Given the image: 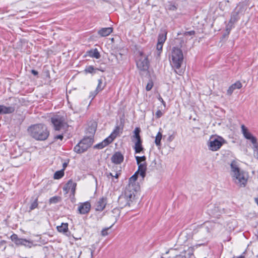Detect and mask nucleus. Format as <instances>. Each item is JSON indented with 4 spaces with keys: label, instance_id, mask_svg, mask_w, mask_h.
Wrapping results in <instances>:
<instances>
[{
    "label": "nucleus",
    "instance_id": "f257e3e1",
    "mask_svg": "<svg viewBox=\"0 0 258 258\" xmlns=\"http://www.w3.org/2000/svg\"><path fill=\"white\" fill-rule=\"evenodd\" d=\"M230 167V174L234 183L239 187H245L249 177L248 173L240 169L234 161L231 163Z\"/></svg>",
    "mask_w": 258,
    "mask_h": 258
},
{
    "label": "nucleus",
    "instance_id": "f03ea898",
    "mask_svg": "<svg viewBox=\"0 0 258 258\" xmlns=\"http://www.w3.org/2000/svg\"><path fill=\"white\" fill-rule=\"evenodd\" d=\"M28 132L31 137L38 141L46 140L49 135L46 126L42 123L35 124L29 126Z\"/></svg>",
    "mask_w": 258,
    "mask_h": 258
},
{
    "label": "nucleus",
    "instance_id": "7ed1b4c3",
    "mask_svg": "<svg viewBox=\"0 0 258 258\" xmlns=\"http://www.w3.org/2000/svg\"><path fill=\"white\" fill-rule=\"evenodd\" d=\"M170 64L173 68L174 69L176 74L181 75L183 72L181 70H179L181 67L183 60V55L182 50L177 47H173L171 54L169 56Z\"/></svg>",
    "mask_w": 258,
    "mask_h": 258
},
{
    "label": "nucleus",
    "instance_id": "20e7f679",
    "mask_svg": "<svg viewBox=\"0 0 258 258\" xmlns=\"http://www.w3.org/2000/svg\"><path fill=\"white\" fill-rule=\"evenodd\" d=\"M241 133L244 138L252 143L253 156L258 160V142L256 138L249 131L244 124L241 125Z\"/></svg>",
    "mask_w": 258,
    "mask_h": 258
},
{
    "label": "nucleus",
    "instance_id": "39448f33",
    "mask_svg": "<svg viewBox=\"0 0 258 258\" xmlns=\"http://www.w3.org/2000/svg\"><path fill=\"white\" fill-rule=\"evenodd\" d=\"M135 197L134 191L129 189H125L124 194H121L118 199L120 208H123L126 206L131 207L133 205Z\"/></svg>",
    "mask_w": 258,
    "mask_h": 258
},
{
    "label": "nucleus",
    "instance_id": "423d86ee",
    "mask_svg": "<svg viewBox=\"0 0 258 258\" xmlns=\"http://www.w3.org/2000/svg\"><path fill=\"white\" fill-rule=\"evenodd\" d=\"M226 143L225 140L218 136H211L208 142V148L212 151H217Z\"/></svg>",
    "mask_w": 258,
    "mask_h": 258
},
{
    "label": "nucleus",
    "instance_id": "0eeeda50",
    "mask_svg": "<svg viewBox=\"0 0 258 258\" xmlns=\"http://www.w3.org/2000/svg\"><path fill=\"white\" fill-rule=\"evenodd\" d=\"M93 139L92 137H85L75 146L74 150L77 153H82L90 147L93 144Z\"/></svg>",
    "mask_w": 258,
    "mask_h": 258
},
{
    "label": "nucleus",
    "instance_id": "6e6552de",
    "mask_svg": "<svg viewBox=\"0 0 258 258\" xmlns=\"http://www.w3.org/2000/svg\"><path fill=\"white\" fill-rule=\"evenodd\" d=\"M119 127L116 126L110 135L104 139L101 143H100L94 146V148L99 149H103L105 146L111 143L119 134Z\"/></svg>",
    "mask_w": 258,
    "mask_h": 258
},
{
    "label": "nucleus",
    "instance_id": "1a4fd4ad",
    "mask_svg": "<svg viewBox=\"0 0 258 258\" xmlns=\"http://www.w3.org/2000/svg\"><path fill=\"white\" fill-rule=\"evenodd\" d=\"M51 122L55 131L61 130L66 124L63 116L58 114L54 115L51 117Z\"/></svg>",
    "mask_w": 258,
    "mask_h": 258
},
{
    "label": "nucleus",
    "instance_id": "9d476101",
    "mask_svg": "<svg viewBox=\"0 0 258 258\" xmlns=\"http://www.w3.org/2000/svg\"><path fill=\"white\" fill-rule=\"evenodd\" d=\"M140 58L137 61V66L141 71H147L149 68V61L148 56L142 51L139 52Z\"/></svg>",
    "mask_w": 258,
    "mask_h": 258
},
{
    "label": "nucleus",
    "instance_id": "9b49d317",
    "mask_svg": "<svg viewBox=\"0 0 258 258\" xmlns=\"http://www.w3.org/2000/svg\"><path fill=\"white\" fill-rule=\"evenodd\" d=\"M167 31L165 29H161L158 36V41L156 45V49L158 51L157 55H160L162 51L163 45L167 39Z\"/></svg>",
    "mask_w": 258,
    "mask_h": 258
},
{
    "label": "nucleus",
    "instance_id": "f8f14e48",
    "mask_svg": "<svg viewBox=\"0 0 258 258\" xmlns=\"http://www.w3.org/2000/svg\"><path fill=\"white\" fill-rule=\"evenodd\" d=\"M77 183L72 180H70L63 187V190L66 194L71 192L74 196Z\"/></svg>",
    "mask_w": 258,
    "mask_h": 258
},
{
    "label": "nucleus",
    "instance_id": "ddd939ff",
    "mask_svg": "<svg viewBox=\"0 0 258 258\" xmlns=\"http://www.w3.org/2000/svg\"><path fill=\"white\" fill-rule=\"evenodd\" d=\"M91 204L89 202L80 203L78 208V211L80 214H86L89 212Z\"/></svg>",
    "mask_w": 258,
    "mask_h": 258
},
{
    "label": "nucleus",
    "instance_id": "4468645a",
    "mask_svg": "<svg viewBox=\"0 0 258 258\" xmlns=\"http://www.w3.org/2000/svg\"><path fill=\"white\" fill-rule=\"evenodd\" d=\"M138 165V169L136 172L142 177V179H144L146 175V171L147 169V163H139Z\"/></svg>",
    "mask_w": 258,
    "mask_h": 258
},
{
    "label": "nucleus",
    "instance_id": "2eb2a0df",
    "mask_svg": "<svg viewBox=\"0 0 258 258\" xmlns=\"http://www.w3.org/2000/svg\"><path fill=\"white\" fill-rule=\"evenodd\" d=\"M106 203V198L102 197L99 199L95 204L96 210L99 211H102L105 207Z\"/></svg>",
    "mask_w": 258,
    "mask_h": 258
},
{
    "label": "nucleus",
    "instance_id": "dca6fc26",
    "mask_svg": "<svg viewBox=\"0 0 258 258\" xmlns=\"http://www.w3.org/2000/svg\"><path fill=\"white\" fill-rule=\"evenodd\" d=\"M15 110L14 106H6L4 105H0V114L12 113L15 111Z\"/></svg>",
    "mask_w": 258,
    "mask_h": 258
},
{
    "label": "nucleus",
    "instance_id": "f3484780",
    "mask_svg": "<svg viewBox=\"0 0 258 258\" xmlns=\"http://www.w3.org/2000/svg\"><path fill=\"white\" fill-rule=\"evenodd\" d=\"M123 156L120 152H116L111 157V161L113 163L118 164L121 163L123 160Z\"/></svg>",
    "mask_w": 258,
    "mask_h": 258
},
{
    "label": "nucleus",
    "instance_id": "a211bd4d",
    "mask_svg": "<svg viewBox=\"0 0 258 258\" xmlns=\"http://www.w3.org/2000/svg\"><path fill=\"white\" fill-rule=\"evenodd\" d=\"M242 87V84L240 81H237L233 84L231 85L228 89L227 94L228 95H231L234 90L236 89H240Z\"/></svg>",
    "mask_w": 258,
    "mask_h": 258
},
{
    "label": "nucleus",
    "instance_id": "6ab92c4d",
    "mask_svg": "<svg viewBox=\"0 0 258 258\" xmlns=\"http://www.w3.org/2000/svg\"><path fill=\"white\" fill-rule=\"evenodd\" d=\"M141 132V130L139 127H136L135 130L134 131V135L132 137V142H142L141 136L140 135V133Z\"/></svg>",
    "mask_w": 258,
    "mask_h": 258
},
{
    "label": "nucleus",
    "instance_id": "aec40b11",
    "mask_svg": "<svg viewBox=\"0 0 258 258\" xmlns=\"http://www.w3.org/2000/svg\"><path fill=\"white\" fill-rule=\"evenodd\" d=\"M112 31V27L102 28L98 31V33L102 37H106L111 34Z\"/></svg>",
    "mask_w": 258,
    "mask_h": 258
},
{
    "label": "nucleus",
    "instance_id": "412c9836",
    "mask_svg": "<svg viewBox=\"0 0 258 258\" xmlns=\"http://www.w3.org/2000/svg\"><path fill=\"white\" fill-rule=\"evenodd\" d=\"M212 207L213 206L211 205L208 210L209 213L212 215L213 216L218 217L219 216H220V213H222V209L218 207H215L213 209L212 208Z\"/></svg>",
    "mask_w": 258,
    "mask_h": 258
},
{
    "label": "nucleus",
    "instance_id": "4be33fe9",
    "mask_svg": "<svg viewBox=\"0 0 258 258\" xmlns=\"http://www.w3.org/2000/svg\"><path fill=\"white\" fill-rule=\"evenodd\" d=\"M17 245H24L27 247L31 248L33 245V242L26 239L20 238Z\"/></svg>",
    "mask_w": 258,
    "mask_h": 258
},
{
    "label": "nucleus",
    "instance_id": "5701e85b",
    "mask_svg": "<svg viewBox=\"0 0 258 258\" xmlns=\"http://www.w3.org/2000/svg\"><path fill=\"white\" fill-rule=\"evenodd\" d=\"M139 174H138L136 172L134 173L133 175H132L129 179V186L128 188L126 189H129L131 190L132 186L133 185V183L137 180L138 178V176Z\"/></svg>",
    "mask_w": 258,
    "mask_h": 258
},
{
    "label": "nucleus",
    "instance_id": "b1692460",
    "mask_svg": "<svg viewBox=\"0 0 258 258\" xmlns=\"http://www.w3.org/2000/svg\"><path fill=\"white\" fill-rule=\"evenodd\" d=\"M57 229L59 232H67L68 230V224L67 223H62L61 225L57 226Z\"/></svg>",
    "mask_w": 258,
    "mask_h": 258
},
{
    "label": "nucleus",
    "instance_id": "393cba45",
    "mask_svg": "<svg viewBox=\"0 0 258 258\" xmlns=\"http://www.w3.org/2000/svg\"><path fill=\"white\" fill-rule=\"evenodd\" d=\"M142 143V142L135 143V146L134 148L136 153H140L144 150Z\"/></svg>",
    "mask_w": 258,
    "mask_h": 258
},
{
    "label": "nucleus",
    "instance_id": "a878e982",
    "mask_svg": "<svg viewBox=\"0 0 258 258\" xmlns=\"http://www.w3.org/2000/svg\"><path fill=\"white\" fill-rule=\"evenodd\" d=\"M162 135L160 131H159L156 136L155 143L157 146H161V140L162 139Z\"/></svg>",
    "mask_w": 258,
    "mask_h": 258
},
{
    "label": "nucleus",
    "instance_id": "bb28decb",
    "mask_svg": "<svg viewBox=\"0 0 258 258\" xmlns=\"http://www.w3.org/2000/svg\"><path fill=\"white\" fill-rule=\"evenodd\" d=\"M64 175L63 169L56 171L53 175V178L55 179H59L62 177Z\"/></svg>",
    "mask_w": 258,
    "mask_h": 258
},
{
    "label": "nucleus",
    "instance_id": "cd10ccee",
    "mask_svg": "<svg viewBox=\"0 0 258 258\" xmlns=\"http://www.w3.org/2000/svg\"><path fill=\"white\" fill-rule=\"evenodd\" d=\"M89 55L92 57L95 58H99L100 55L97 49H94L93 51L90 52Z\"/></svg>",
    "mask_w": 258,
    "mask_h": 258
},
{
    "label": "nucleus",
    "instance_id": "c85d7f7f",
    "mask_svg": "<svg viewBox=\"0 0 258 258\" xmlns=\"http://www.w3.org/2000/svg\"><path fill=\"white\" fill-rule=\"evenodd\" d=\"M136 159L137 161V164H139V163H146V157L145 156H143L141 157L136 156Z\"/></svg>",
    "mask_w": 258,
    "mask_h": 258
},
{
    "label": "nucleus",
    "instance_id": "c756f323",
    "mask_svg": "<svg viewBox=\"0 0 258 258\" xmlns=\"http://www.w3.org/2000/svg\"><path fill=\"white\" fill-rule=\"evenodd\" d=\"M38 206V201L37 199H35V200L31 204L30 208H29V212L35 209Z\"/></svg>",
    "mask_w": 258,
    "mask_h": 258
},
{
    "label": "nucleus",
    "instance_id": "7c9ffc66",
    "mask_svg": "<svg viewBox=\"0 0 258 258\" xmlns=\"http://www.w3.org/2000/svg\"><path fill=\"white\" fill-rule=\"evenodd\" d=\"M104 89V86L102 85V81L101 79L98 80V85L95 90L100 92Z\"/></svg>",
    "mask_w": 258,
    "mask_h": 258
},
{
    "label": "nucleus",
    "instance_id": "2f4dec72",
    "mask_svg": "<svg viewBox=\"0 0 258 258\" xmlns=\"http://www.w3.org/2000/svg\"><path fill=\"white\" fill-rule=\"evenodd\" d=\"M60 200V198L57 196H54L49 199L50 204L57 203Z\"/></svg>",
    "mask_w": 258,
    "mask_h": 258
},
{
    "label": "nucleus",
    "instance_id": "473e14b6",
    "mask_svg": "<svg viewBox=\"0 0 258 258\" xmlns=\"http://www.w3.org/2000/svg\"><path fill=\"white\" fill-rule=\"evenodd\" d=\"M96 69H95L93 66H88L87 68H86V69L85 70V72L86 73H95V70H96Z\"/></svg>",
    "mask_w": 258,
    "mask_h": 258
},
{
    "label": "nucleus",
    "instance_id": "72a5a7b5",
    "mask_svg": "<svg viewBox=\"0 0 258 258\" xmlns=\"http://www.w3.org/2000/svg\"><path fill=\"white\" fill-rule=\"evenodd\" d=\"M11 239L17 245L20 238H18V235L17 234H13L11 236Z\"/></svg>",
    "mask_w": 258,
    "mask_h": 258
},
{
    "label": "nucleus",
    "instance_id": "f704fd0d",
    "mask_svg": "<svg viewBox=\"0 0 258 258\" xmlns=\"http://www.w3.org/2000/svg\"><path fill=\"white\" fill-rule=\"evenodd\" d=\"M153 86V82L152 80H150L146 85V90L147 91H150L152 89Z\"/></svg>",
    "mask_w": 258,
    "mask_h": 258
},
{
    "label": "nucleus",
    "instance_id": "c9c22d12",
    "mask_svg": "<svg viewBox=\"0 0 258 258\" xmlns=\"http://www.w3.org/2000/svg\"><path fill=\"white\" fill-rule=\"evenodd\" d=\"M112 212L113 214H114V217H117L119 216L120 210L118 208H115L112 210Z\"/></svg>",
    "mask_w": 258,
    "mask_h": 258
},
{
    "label": "nucleus",
    "instance_id": "e433bc0d",
    "mask_svg": "<svg viewBox=\"0 0 258 258\" xmlns=\"http://www.w3.org/2000/svg\"><path fill=\"white\" fill-rule=\"evenodd\" d=\"M195 34V32L194 31H190L184 32V36H192Z\"/></svg>",
    "mask_w": 258,
    "mask_h": 258
},
{
    "label": "nucleus",
    "instance_id": "4c0bfd02",
    "mask_svg": "<svg viewBox=\"0 0 258 258\" xmlns=\"http://www.w3.org/2000/svg\"><path fill=\"white\" fill-rule=\"evenodd\" d=\"M111 226H110V227H108V228H105V229H103L102 231H101V234L102 236H106L108 235V232L107 231L109 230V229L111 227Z\"/></svg>",
    "mask_w": 258,
    "mask_h": 258
},
{
    "label": "nucleus",
    "instance_id": "58836bf2",
    "mask_svg": "<svg viewBox=\"0 0 258 258\" xmlns=\"http://www.w3.org/2000/svg\"><path fill=\"white\" fill-rule=\"evenodd\" d=\"M163 114V113L160 110H158L155 113L156 117L159 118L161 117Z\"/></svg>",
    "mask_w": 258,
    "mask_h": 258
},
{
    "label": "nucleus",
    "instance_id": "ea45409f",
    "mask_svg": "<svg viewBox=\"0 0 258 258\" xmlns=\"http://www.w3.org/2000/svg\"><path fill=\"white\" fill-rule=\"evenodd\" d=\"M158 99L162 103V104L164 106V107H166V103L163 100V98L161 97V96L159 95V96L158 97Z\"/></svg>",
    "mask_w": 258,
    "mask_h": 258
},
{
    "label": "nucleus",
    "instance_id": "a19ab883",
    "mask_svg": "<svg viewBox=\"0 0 258 258\" xmlns=\"http://www.w3.org/2000/svg\"><path fill=\"white\" fill-rule=\"evenodd\" d=\"M169 10L171 11H175L177 10V7L174 5L171 4L169 5Z\"/></svg>",
    "mask_w": 258,
    "mask_h": 258
},
{
    "label": "nucleus",
    "instance_id": "79ce46f5",
    "mask_svg": "<svg viewBox=\"0 0 258 258\" xmlns=\"http://www.w3.org/2000/svg\"><path fill=\"white\" fill-rule=\"evenodd\" d=\"M98 93L99 92L95 90L94 91L91 93L90 97H92V99H93Z\"/></svg>",
    "mask_w": 258,
    "mask_h": 258
},
{
    "label": "nucleus",
    "instance_id": "37998d69",
    "mask_svg": "<svg viewBox=\"0 0 258 258\" xmlns=\"http://www.w3.org/2000/svg\"><path fill=\"white\" fill-rule=\"evenodd\" d=\"M175 138V136L174 135V134H172V135H169L168 139H167V140L169 142H172Z\"/></svg>",
    "mask_w": 258,
    "mask_h": 258
},
{
    "label": "nucleus",
    "instance_id": "c03bdc74",
    "mask_svg": "<svg viewBox=\"0 0 258 258\" xmlns=\"http://www.w3.org/2000/svg\"><path fill=\"white\" fill-rule=\"evenodd\" d=\"M63 138V136L62 135H59L55 136L54 139H59L60 140H62Z\"/></svg>",
    "mask_w": 258,
    "mask_h": 258
},
{
    "label": "nucleus",
    "instance_id": "a18cd8bd",
    "mask_svg": "<svg viewBox=\"0 0 258 258\" xmlns=\"http://www.w3.org/2000/svg\"><path fill=\"white\" fill-rule=\"evenodd\" d=\"M31 73H32V74L33 75H35V76H36V75H38V72H37V71H35V70H32L31 71Z\"/></svg>",
    "mask_w": 258,
    "mask_h": 258
},
{
    "label": "nucleus",
    "instance_id": "49530a36",
    "mask_svg": "<svg viewBox=\"0 0 258 258\" xmlns=\"http://www.w3.org/2000/svg\"><path fill=\"white\" fill-rule=\"evenodd\" d=\"M120 173L116 172L115 175H113V177H115L116 179L118 178Z\"/></svg>",
    "mask_w": 258,
    "mask_h": 258
},
{
    "label": "nucleus",
    "instance_id": "de8ad7c7",
    "mask_svg": "<svg viewBox=\"0 0 258 258\" xmlns=\"http://www.w3.org/2000/svg\"><path fill=\"white\" fill-rule=\"evenodd\" d=\"M90 253H91V258H93V250L91 249L90 248L89 249Z\"/></svg>",
    "mask_w": 258,
    "mask_h": 258
},
{
    "label": "nucleus",
    "instance_id": "09e8293b",
    "mask_svg": "<svg viewBox=\"0 0 258 258\" xmlns=\"http://www.w3.org/2000/svg\"><path fill=\"white\" fill-rule=\"evenodd\" d=\"M109 176L113 177V174L112 173H109V174H107V177H109Z\"/></svg>",
    "mask_w": 258,
    "mask_h": 258
},
{
    "label": "nucleus",
    "instance_id": "8fccbe9b",
    "mask_svg": "<svg viewBox=\"0 0 258 258\" xmlns=\"http://www.w3.org/2000/svg\"><path fill=\"white\" fill-rule=\"evenodd\" d=\"M210 224H211L210 222H206L205 223V226H206V228H208V225H210Z\"/></svg>",
    "mask_w": 258,
    "mask_h": 258
},
{
    "label": "nucleus",
    "instance_id": "3c124183",
    "mask_svg": "<svg viewBox=\"0 0 258 258\" xmlns=\"http://www.w3.org/2000/svg\"><path fill=\"white\" fill-rule=\"evenodd\" d=\"M4 243H5V241H0V246H2Z\"/></svg>",
    "mask_w": 258,
    "mask_h": 258
},
{
    "label": "nucleus",
    "instance_id": "603ef678",
    "mask_svg": "<svg viewBox=\"0 0 258 258\" xmlns=\"http://www.w3.org/2000/svg\"><path fill=\"white\" fill-rule=\"evenodd\" d=\"M254 201L258 206V198H255Z\"/></svg>",
    "mask_w": 258,
    "mask_h": 258
},
{
    "label": "nucleus",
    "instance_id": "864d4df0",
    "mask_svg": "<svg viewBox=\"0 0 258 258\" xmlns=\"http://www.w3.org/2000/svg\"><path fill=\"white\" fill-rule=\"evenodd\" d=\"M67 165V163H63V168H65L66 167Z\"/></svg>",
    "mask_w": 258,
    "mask_h": 258
},
{
    "label": "nucleus",
    "instance_id": "5fc2aeb1",
    "mask_svg": "<svg viewBox=\"0 0 258 258\" xmlns=\"http://www.w3.org/2000/svg\"><path fill=\"white\" fill-rule=\"evenodd\" d=\"M237 258H244V257L243 256H240L238 257Z\"/></svg>",
    "mask_w": 258,
    "mask_h": 258
},
{
    "label": "nucleus",
    "instance_id": "6e6d98bb",
    "mask_svg": "<svg viewBox=\"0 0 258 258\" xmlns=\"http://www.w3.org/2000/svg\"><path fill=\"white\" fill-rule=\"evenodd\" d=\"M81 253H82V251H80V252H79V255L78 257L80 256Z\"/></svg>",
    "mask_w": 258,
    "mask_h": 258
}]
</instances>
